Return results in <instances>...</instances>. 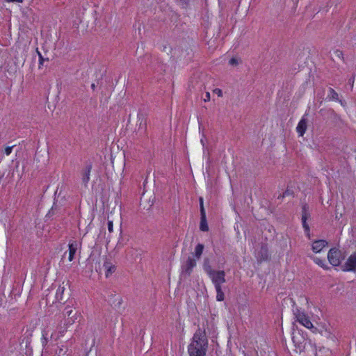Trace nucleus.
Wrapping results in <instances>:
<instances>
[{
    "label": "nucleus",
    "mask_w": 356,
    "mask_h": 356,
    "mask_svg": "<svg viewBox=\"0 0 356 356\" xmlns=\"http://www.w3.org/2000/svg\"><path fill=\"white\" fill-rule=\"evenodd\" d=\"M208 341L204 330L198 329L194 334L193 341L188 346L190 356H205Z\"/></svg>",
    "instance_id": "nucleus-1"
},
{
    "label": "nucleus",
    "mask_w": 356,
    "mask_h": 356,
    "mask_svg": "<svg viewBox=\"0 0 356 356\" xmlns=\"http://www.w3.org/2000/svg\"><path fill=\"white\" fill-rule=\"evenodd\" d=\"M295 351L299 356H317L316 346L311 341L306 340L300 334L293 337Z\"/></svg>",
    "instance_id": "nucleus-2"
},
{
    "label": "nucleus",
    "mask_w": 356,
    "mask_h": 356,
    "mask_svg": "<svg viewBox=\"0 0 356 356\" xmlns=\"http://www.w3.org/2000/svg\"><path fill=\"white\" fill-rule=\"evenodd\" d=\"M214 284L216 291V300L217 301H222L225 299V294L222 290V284H224L225 280V273L224 270H216L214 273L209 277Z\"/></svg>",
    "instance_id": "nucleus-3"
},
{
    "label": "nucleus",
    "mask_w": 356,
    "mask_h": 356,
    "mask_svg": "<svg viewBox=\"0 0 356 356\" xmlns=\"http://www.w3.org/2000/svg\"><path fill=\"white\" fill-rule=\"evenodd\" d=\"M79 314L77 311L73 309L71 307L67 306L65 308V326L68 327L74 324L78 318Z\"/></svg>",
    "instance_id": "nucleus-4"
},
{
    "label": "nucleus",
    "mask_w": 356,
    "mask_h": 356,
    "mask_svg": "<svg viewBox=\"0 0 356 356\" xmlns=\"http://www.w3.org/2000/svg\"><path fill=\"white\" fill-rule=\"evenodd\" d=\"M341 252L335 248H332L327 253V259L330 264L338 266L341 262Z\"/></svg>",
    "instance_id": "nucleus-5"
},
{
    "label": "nucleus",
    "mask_w": 356,
    "mask_h": 356,
    "mask_svg": "<svg viewBox=\"0 0 356 356\" xmlns=\"http://www.w3.org/2000/svg\"><path fill=\"white\" fill-rule=\"evenodd\" d=\"M341 268L343 271L356 270V252H354L348 258L345 264L341 266Z\"/></svg>",
    "instance_id": "nucleus-6"
},
{
    "label": "nucleus",
    "mask_w": 356,
    "mask_h": 356,
    "mask_svg": "<svg viewBox=\"0 0 356 356\" xmlns=\"http://www.w3.org/2000/svg\"><path fill=\"white\" fill-rule=\"evenodd\" d=\"M195 266L196 260L189 257L185 264L181 266L182 273L185 275H190Z\"/></svg>",
    "instance_id": "nucleus-7"
},
{
    "label": "nucleus",
    "mask_w": 356,
    "mask_h": 356,
    "mask_svg": "<svg viewBox=\"0 0 356 356\" xmlns=\"http://www.w3.org/2000/svg\"><path fill=\"white\" fill-rule=\"evenodd\" d=\"M81 247V243L76 241H70L68 244V260L72 261L74 259V255L79 248Z\"/></svg>",
    "instance_id": "nucleus-8"
},
{
    "label": "nucleus",
    "mask_w": 356,
    "mask_h": 356,
    "mask_svg": "<svg viewBox=\"0 0 356 356\" xmlns=\"http://www.w3.org/2000/svg\"><path fill=\"white\" fill-rule=\"evenodd\" d=\"M297 321L308 329L313 328V324L305 314H298L296 316Z\"/></svg>",
    "instance_id": "nucleus-9"
},
{
    "label": "nucleus",
    "mask_w": 356,
    "mask_h": 356,
    "mask_svg": "<svg viewBox=\"0 0 356 356\" xmlns=\"http://www.w3.org/2000/svg\"><path fill=\"white\" fill-rule=\"evenodd\" d=\"M327 242L325 240H317L313 242L312 244V249L314 252L318 253L324 248L327 246Z\"/></svg>",
    "instance_id": "nucleus-10"
},
{
    "label": "nucleus",
    "mask_w": 356,
    "mask_h": 356,
    "mask_svg": "<svg viewBox=\"0 0 356 356\" xmlns=\"http://www.w3.org/2000/svg\"><path fill=\"white\" fill-rule=\"evenodd\" d=\"M307 119L303 116L302 118L300 120L296 127V131L298 133L300 136H303L307 129Z\"/></svg>",
    "instance_id": "nucleus-11"
},
{
    "label": "nucleus",
    "mask_w": 356,
    "mask_h": 356,
    "mask_svg": "<svg viewBox=\"0 0 356 356\" xmlns=\"http://www.w3.org/2000/svg\"><path fill=\"white\" fill-rule=\"evenodd\" d=\"M104 266L106 269V277H109L113 273L115 270V266L112 264L111 262L106 261L104 264Z\"/></svg>",
    "instance_id": "nucleus-12"
},
{
    "label": "nucleus",
    "mask_w": 356,
    "mask_h": 356,
    "mask_svg": "<svg viewBox=\"0 0 356 356\" xmlns=\"http://www.w3.org/2000/svg\"><path fill=\"white\" fill-rule=\"evenodd\" d=\"M204 248V245L201 243L197 244L195 248L194 254L197 259H199L201 257Z\"/></svg>",
    "instance_id": "nucleus-13"
},
{
    "label": "nucleus",
    "mask_w": 356,
    "mask_h": 356,
    "mask_svg": "<svg viewBox=\"0 0 356 356\" xmlns=\"http://www.w3.org/2000/svg\"><path fill=\"white\" fill-rule=\"evenodd\" d=\"M200 229L201 231L203 232H207L209 230V226L207 224L206 215L201 216Z\"/></svg>",
    "instance_id": "nucleus-14"
},
{
    "label": "nucleus",
    "mask_w": 356,
    "mask_h": 356,
    "mask_svg": "<svg viewBox=\"0 0 356 356\" xmlns=\"http://www.w3.org/2000/svg\"><path fill=\"white\" fill-rule=\"evenodd\" d=\"M90 168L88 167L85 170L83 175V178H82L83 182L85 184H86L88 182V181L90 180Z\"/></svg>",
    "instance_id": "nucleus-15"
},
{
    "label": "nucleus",
    "mask_w": 356,
    "mask_h": 356,
    "mask_svg": "<svg viewBox=\"0 0 356 356\" xmlns=\"http://www.w3.org/2000/svg\"><path fill=\"white\" fill-rule=\"evenodd\" d=\"M328 97L330 99L332 100H339L338 93L333 88H331L329 89Z\"/></svg>",
    "instance_id": "nucleus-16"
},
{
    "label": "nucleus",
    "mask_w": 356,
    "mask_h": 356,
    "mask_svg": "<svg viewBox=\"0 0 356 356\" xmlns=\"http://www.w3.org/2000/svg\"><path fill=\"white\" fill-rule=\"evenodd\" d=\"M115 219L114 218H113V214L112 213H111L110 216H108V229L109 231V232H113V222H114Z\"/></svg>",
    "instance_id": "nucleus-17"
},
{
    "label": "nucleus",
    "mask_w": 356,
    "mask_h": 356,
    "mask_svg": "<svg viewBox=\"0 0 356 356\" xmlns=\"http://www.w3.org/2000/svg\"><path fill=\"white\" fill-rule=\"evenodd\" d=\"M309 216H310V214L307 209V206L304 205L302 207V220H305V221H307V220L309 218Z\"/></svg>",
    "instance_id": "nucleus-18"
},
{
    "label": "nucleus",
    "mask_w": 356,
    "mask_h": 356,
    "mask_svg": "<svg viewBox=\"0 0 356 356\" xmlns=\"http://www.w3.org/2000/svg\"><path fill=\"white\" fill-rule=\"evenodd\" d=\"M199 201H200V215L204 216V215H206V212H205L204 207L203 198L202 197H200L199 198Z\"/></svg>",
    "instance_id": "nucleus-19"
},
{
    "label": "nucleus",
    "mask_w": 356,
    "mask_h": 356,
    "mask_svg": "<svg viewBox=\"0 0 356 356\" xmlns=\"http://www.w3.org/2000/svg\"><path fill=\"white\" fill-rule=\"evenodd\" d=\"M204 270L208 275L210 277L212 273H214L216 270H213L211 269V267L209 265L204 264Z\"/></svg>",
    "instance_id": "nucleus-20"
},
{
    "label": "nucleus",
    "mask_w": 356,
    "mask_h": 356,
    "mask_svg": "<svg viewBox=\"0 0 356 356\" xmlns=\"http://www.w3.org/2000/svg\"><path fill=\"white\" fill-rule=\"evenodd\" d=\"M241 63V60L238 59V58H232L229 61V63L231 65H233V66H236L238 65L239 63Z\"/></svg>",
    "instance_id": "nucleus-21"
},
{
    "label": "nucleus",
    "mask_w": 356,
    "mask_h": 356,
    "mask_svg": "<svg viewBox=\"0 0 356 356\" xmlns=\"http://www.w3.org/2000/svg\"><path fill=\"white\" fill-rule=\"evenodd\" d=\"M65 291V289L64 287H59L57 290V292H56V296H57V298L60 300H62L63 298L61 297V296L63 295V292Z\"/></svg>",
    "instance_id": "nucleus-22"
},
{
    "label": "nucleus",
    "mask_w": 356,
    "mask_h": 356,
    "mask_svg": "<svg viewBox=\"0 0 356 356\" xmlns=\"http://www.w3.org/2000/svg\"><path fill=\"white\" fill-rule=\"evenodd\" d=\"M314 261H315L316 264H317L318 266H321L322 268H325V261L319 259V258H317L316 257Z\"/></svg>",
    "instance_id": "nucleus-23"
},
{
    "label": "nucleus",
    "mask_w": 356,
    "mask_h": 356,
    "mask_svg": "<svg viewBox=\"0 0 356 356\" xmlns=\"http://www.w3.org/2000/svg\"><path fill=\"white\" fill-rule=\"evenodd\" d=\"M140 124H139V130H143L145 131L146 129V124L143 122V118L141 117H139Z\"/></svg>",
    "instance_id": "nucleus-24"
},
{
    "label": "nucleus",
    "mask_w": 356,
    "mask_h": 356,
    "mask_svg": "<svg viewBox=\"0 0 356 356\" xmlns=\"http://www.w3.org/2000/svg\"><path fill=\"white\" fill-rule=\"evenodd\" d=\"M302 226L305 230V232H307V234H309V225H307V221H305V220H302Z\"/></svg>",
    "instance_id": "nucleus-25"
},
{
    "label": "nucleus",
    "mask_w": 356,
    "mask_h": 356,
    "mask_svg": "<svg viewBox=\"0 0 356 356\" xmlns=\"http://www.w3.org/2000/svg\"><path fill=\"white\" fill-rule=\"evenodd\" d=\"M14 147V146H10V147H6L5 148V153L6 155H9L10 154V153L12 152V149Z\"/></svg>",
    "instance_id": "nucleus-26"
},
{
    "label": "nucleus",
    "mask_w": 356,
    "mask_h": 356,
    "mask_svg": "<svg viewBox=\"0 0 356 356\" xmlns=\"http://www.w3.org/2000/svg\"><path fill=\"white\" fill-rule=\"evenodd\" d=\"M215 93H216L219 97L222 95V90L220 89L216 88L213 90Z\"/></svg>",
    "instance_id": "nucleus-27"
},
{
    "label": "nucleus",
    "mask_w": 356,
    "mask_h": 356,
    "mask_svg": "<svg viewBox=\"0 0 356 356\" xmlns=\"http://www.w3.org/2000/svg\"><path fill=\"white\" fill-rule=\"evenodd\" d=\"M46 335H47V334H42V344L44 346L46 345L47 343V338Z\"/></svg>",
    "instance_id": "nucleus-28"
},
{
    "label": "nucleus",
    "mask_w": 356,
    "mask_h": 356,
    "mask_svg": "<svg viewBox=\"0 0 356 356\" xmlns=\"http://www.w3.org/2000/svg\"><path fill=\"white\" fill-rule=\"evenodd\" d=\"M210 100V93L207 92L205 94V97L204 98V102H209Z\"/></svg>",
    "instance_id": "nucleus-29"
},
{
    "label": "nucleus",
    "mask_w": 356,
    "mask_h": 356,
    "mask_svg": "<svg viewBox=\"0 0 356 356\" xmlns=\"http://www.w3.org/2000/svg\"><path fill=\"white\" fill-rule=\"evenodd\" d=\"M6 2H13V3H22L24 0H5Z\"/></svg>",
    "instance_id": "nucleus-30"
},
{
    "label": "nucleus",
    "mask_w": 356,
    "mask_h": 356,
    "mask_svg": "<svg viewBox=\"0 0 356 356\" xmlns=\"http://www.w3.org/2000/svg\"><path fill=\"white\" fill-rule=\"evenodd\" d=\"M38 54H39V57H40V64L42 65L43 64V61H44V58H42L41 54L39 51H38Z\"/></svg>",
    "instance_id": "nucleus-31"
},
{
    "label": "nucleus",
    "mask_w": 356,
    "mask_h": 356,
    "mask_svg": "<svg viewBox=\"0 0 356 356\" xmlns=\"http://www.w3.org/2000/svg\"><path fill=\"white\" fill-rule=\"evenodd\" d=\"M338 101L339 102L340 104H341L342 106H343V107H345V106H346V102L344 100L339 99Z\"/></svg>",
    "instance_id": "nucleus-32"
},
{
    "label": "nucleus",
    "mask_w": 356,
    "mask_h": 356,
    "mask_svg": "<svg viewBox=\"0 0 356 356\" xmlns=\"http://www.w3.org/2000/svg\"><path fill=\"white\" fill-rule=\"evenodd\" d=\"M95 87H96V86H95V83H92V84L91 85V88H92V90H95Z\"/></svg>",
    "instance_id": "nucleus-33"
}]
</instances>
